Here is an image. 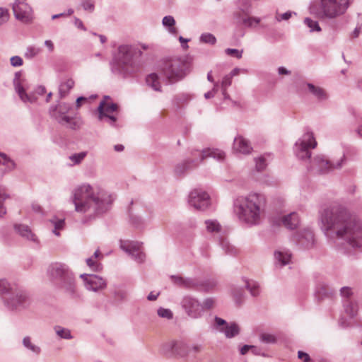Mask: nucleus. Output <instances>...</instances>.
Here are the masks:
<instances>
[{
    "label": "nucleus",
    "instance_id": "f257e3e1",
    "mask_svg": "<svg viewBox=\"0 0 362 362\" xmlns=\"http://www.w3.org/2000/svg\"><path fill=\"white\" fill-rule=\"evenodd\" d=\"M320 228L329 241L339 251H362V222L343 205L334 203L320 216Z\"/></svg>",
    "mask_w": 362,
    "mask_h": 362
},
{
    "label": "nucleus",
    "instance_id": "f03ea898",
    "mask_svg": "<svg viewBox=\"0 0 362 362\" xmlns=\"http://www.w3.org/2000/svg\"><path fill=\"white\" fill-rule=\"evenodd\" d=\"M115 199L114 194L88 183L76 187L70 197V201L74 205L75 211L84 215L82 219L83 223L108 211Z\"/></svg>",
    "mask_w": 362,
    "mask_h": 362
},
{
    "label": "nucleus",
    "instance_id": "7ed1b4c3",
    "mask_svg": "<svg viewBox=\"0 0 362 362\" xmlns=\"http://www.w3.org/2000/svg\"><path fill=\"white\" fill-rule=\"evenodd\" d=\"M267 199L262 192L251 191L236 196L233 200V213L243 224L248 226L259 225L264 218Z\"/></svg>",
    "mask_w": 362,
    "mask_h": 362
},
{
    "label": "nucleus",
    "instance_id": "20e7f679",
    "mask_svg": "<svg viewBox=\"0 0 362 362\" xmlns=\"http://www.w3.org/2000/svg\"><path fill=\"white\" fill-rule=\"evenodd\" d=\"M47 274L56 287L70 298L78 296L76 276L69 267L62 262H54L49 265Z\"/></svg>",
    "mask_w": 362,
    "mask_h": 362
},
{
    "label": "nucleus",
    "instance_id": "39448f33",
    "mask_svg": "<svg viewBox=\"0 0 362 362\" xmlns=\"http://www.w3.org/2000/svg\"><path fill=\"white\" fill-rule=\"evenodd\" d=\"M354 0H313L310 2V13L322 20H332L346 13Z\"/></svg>",
    "mask_w": 362,
    "mask_h": 362
},
{
    "label": "nucleus",
    "instance_id": "423d86ee",
    "mask_svg": "<svg viewBox=\"0 0 362 362\" xmlns=\"http://www.w3.org/2000/svg\"><path fill=\"white\" fill-rule=\"evenodd\" d=\"M134 54L135 49L132 45H119L110 63L112 71L123 76L135 71L138 65L134 57Z\"/></svg>",
    "mask_w": 362,
    "mask_h": 362
},
{
    "label": "nucleus",
    "instance_id": "0eeeda50",
    "mask_svg": "<svg viewBox=\"0 0 362 362\" xmlns=\"http://www.w3.org/2000/svg\"><path fill=\"white\" fill-rule=\"evenodd\" d=\"M72 109L71 104L59 101L49 107V115L58 124L72 130H78L83 126V121L77 114L69 115Z\"/></svg>",
    "mask_w": 362,
    "mask_h": 362
},
{
    "label": "nucleus",
    "instance_id": "6e6552de",
    "mask_svg": "<svg viewBox=\"0 0 362 362\" xmlns=\"http://www.w3.org/2000/svg\"><path fill=\"white\" fill-rule=\"evenodd\" d=\"M0 296L4 305L10 310L23 309L30 304L28 293L16 284L8 282Z\"/></svg>",
    "mask_w": 362,
    "mask_h": 362
},
{
    "label": "nucleus",
    "instance_id": "1a4fd4ad",
    "mask_svg": "<svg viewBox=\"0 0 362 362\" xmlns=\"http://www.w3.org/2000/svg\"><path fill=\"white\" fill-rule=\"evenodd\" d=\"M194 156H198L199 160H187L181 163H179L175 169V173L177 175H183L187 170L196 167L199 162L208 158H212L218 161H222L225 159V153L218 148H205L202 152L196 151Z\"/></svg>",
    "mask_w": 362,
    "mask_h": 362
},
{
    "label": "nucleus",
    "instance_id": "9d476101",
    "mask_svg": "<svg viewBox=\"0 0 362 362\" xmlns=\"http://www.w3.org/2000/svg\"><path fill=\"white\" fill-rule=\"evenodd\" d=\"M185 64L177 58L163 60L159 65V71L168 82L175 83L181 80L185 75Z\"/></svg>",
    "mask_w": 362,
    "mask_h": 362
},
{
    "label": "nucleus",
    "instance_id": "9b49d317",
    "mask_svg": "<svg viewBox=\"0 0 362 362\" xmlns=\"http://www.w3.org/2000/svg\"><path fill=\"white\" fill-rule=\"evenodd\" d=\"M317 145L313 132L307 129L303 135L296 141L293 151L296 156L303 161L310 159V149L315 148Z\"/></svg>",
    "mask_w": 362,
    "mask_h": 362
},
{
    "label": "nucleus",
    "instance_id": "f8f14e48",
    "mask_svg": "<svg viewBox=\"0 0 362 362\" xmlns=\"http://www.w3.org/2000/svg\"><path fill=\"white\" fill-rule=\"evenodd\" d=\"M346 156L344 152L337 160H329L324 155H317L310 161V168L319 173L325 174L334 170H339L346 164Z\"/></svg>",
    "mask_w": 362,
    "mask_h": 362
},
{
    "label": "nucleus",
    "instance_id": "ddd939ff",
    "mask_svg": "<svg viewBox=\"0 0 362 362\" xmlns=\"http://www.w3.org/2000/svg\"><path fill=\"white\" fill-rule=\"evenodd\" d=\"M238 6V10L233 13L234 23L238 26H244L247 28L255 29L260 25L261 18L250 16V4L247 1L243 0Z\"/></svg>",
    "mask_w": 362,
    "mask_h": 362
},
{
    "label": "nucleus",
    "instance_id": "4468645a",
    "mask_svg": "<svg viewBox=\"0 0 362 362\" xmlns=\"http://www.w3.org/2000/svg\"><path fill=\"white\" fill-rule=\"evenodd\" d=\"M13 84L16 93L22 102L24 103L33 104L37 101V98L34 94L28 93L30 88V84L27 79L22 78L21 71H18L15 74Z\"/></svg>",
    "mask_w": 362,
    "mask_h": 362
},
{
    "label": "nucleus",
    "instance_id": "2eb2a0df",
    "mask_svg": "<svg viewBox=\"0 0 362 362\" xmlns=\"http://www.w3.org/2000/svg\"><path fill=\"white\" fill-rule=\"evenodd\" d=\"M119 247L136 263L142 264L145 262L146 256L141 242L120 240Z\"/></svg>",
    "mask_w": 362,
    "mask_h": 362
},
{
    "label": "nucleus",
    "instance_id": "dca6fc26",
    "mask_svg": "<svg viewBox=\"0 0 362 362\" xmlns=\"http://www.w3.org/2000/svg\"><path fill=\"white\" fill-rule=\"evenodd\" d=\"M188 203L195 209L205 211L211 206V199L206 192L195 189L189 193Z\"/></svg>",
    "mask_w": 362,
    "mask_h": 362
},
{
    "label": "nucleus",
    "instance_id": "f3484780",
    "mask_svg": "<svg viewBox=\"0 0 362 362\" xmlns=\"http://www.w3.org/2000/svg\"><path fill=\"white\" fill-rule=\"evenodd\" d=\"M292 241L302 250H310L315 245V236L313 230L310 228H305L296 233Z\"/></svg>",
    "mask_w": 362,
    "mask_h": 362
},
{
    "label": "nucleus",
    "instance_id": "a211bd4d",
    "mask_svg": "<svg viewBox=\"0 0 362 362\" xmlns=\"http://www.w3.org/2000/svg\"><path fill=\"white\" fill-rule=\"evenodd\" d=\"M181 305L186 314L192 319H198L203 315L202 303L192 296H185L181 301Z\"/></svg>",
    "mask_w": 362,
    "mask_h": 362
},
{
    "label": "nucleus",
    "instance_id": "6ab92c4d",
    "mask_svg": "<svg viewBox=\"0 0 362 362\" xmlns=\"http://www.w3.org/2000/svg\"><path fill=\"white\" fill-rule=\"evenodd\" d=\"M80 278L83 280L86 290L93 292H99L107 287V281L103 277L96 274H82Z\"/></svg>",
    "mask_w": 362,
    "mask_h": 362
},
{
    "label": "nucleus",
    "instance_id": "aec40b11",
    "mask_svg": "<svg viewBox=\"0 0 362 362\" xmlns=\"http://www.w3.org/2000/svg\"><path fill=\"white\" fill-rule=\"evenodd\" d=\"M26 0H16L13 5L15 17L24 23L32 21V8L25 2Z\"/></svg>",
    "mask_w": 362,
    "mask_h": 362
},
{
    "label": "nucleus",
    "instance_id": "412c9836",
    "mask_svg": "<svg viewBox=\"0 0 362 362\" xmlns=\"http://www.w3.org/2000/svg\"><path fill=\"white\" fill-rule=\"evenodd\" d=\"M143 211V209L132 207L129 209V222L136 228H144L151 221L150 216H144Z\"/></svg>",
    "mask_w": 362,
    "mask_h": 362
},
{
    "label": "nucleus",
    "instance_id": "4be33fe9",
    "mask_svg": "<svg viewBox=\"0 0 362 362\" xmlns=\"http://www.w3.org/2000/svg\"><path fill=\"white\" fill-rule=\"evenodd\" d=\"M15 231L23 239L39 245L40 242L37 235L32 230L28 225L23 223H16L14 225Z\"/></svg>",
    "mask_w": 362,
    "mask_h": 362
},
{
    "label": "nucleus",
    "instance_id": "5701e85b",
    "mask_svg": "<svg viewBox=\"0 0 362 362\" xmlns=\"http://www.w3.org/2000/svg\"><path fill=\"white\" fill-rule=\"evenodd\" d=\"M306 90L318 101L323 102L329 98V94L323 88L311 83L304 84Z\"/></svg>",
    "mask_w": 362,
    "mask_h": 362
},
{
    "label": "nucleus",
    "instance_id": "b1692460",
    "mask_svg": "<svg viewBox=\"0 0 362 362\" xmlns=\"http://www.w3.org/2000/svg\"><path fill=\"white\" fill-rule=\"evenodd\" d=\"M292 255L285 248H281L274 252V263L276 267H282L289 264L291 262Z\"/></svg>",
    "mask_w": 362,
    "mask_h": 362
},
{
    "label": "nucleus",
    "instance_id": "393cba45",
    "mask_svg": "<svg viewBox=\"0 0 362 362\" xmlns=\"http://www.w3.org/2000/svg\"><path fill=\"white\" fill-rule=\"evenodd\" d=\"M118 109V105L116 103H108L105 100H102L98 107V118L100 122H103V119L107 115H112L111 114Z\"/></svg>",
    "mask_w": 362,
    "mask_h": 362
},
{
    "label": "nucleus",
    "instance_id": "a878e982",
    "mask_svg": "<svg viewBox=\"0 0 362 362\" xmlns=\"http://www.w3.org/2000/svg\"><path fill=\"white\" fill-rule=\"evenodd\" d=\"M103 257L104 255L98 249L91 257L86 259V264L91 271L95 272H100L103 269V264L100 261Z\"/></svg>",
    "mask_w": 362,
    "mask_h": 362
},
{
    "label": "nucleus",
    "instance_id": "bb28decb",
    "mask_svg": "<svg viewBox=\"0 0 362 362\" xmlns=\"http://www.w3.org/2000/svg\"><path fill=\"white\" fill-rule=\"evenodd\" d=\"M47 226L52 233L59 237L60 232L65 228V219L54 216L47 220Z\"/></svg>",
    "mask_w": 362,
    "mask_h": 362
},
{
    "label": "nucleus",
    "instance_id": "cd10ccee",
    "mask_svg": "<svg viewBox=\"0 0 362 362\" xmlns=\"http://www.w3.org/2000/svg\"><path fill=\"white\" fill-rule=\"evenodd\" d=\"M173 283L180 287L185 288H197L198 284L197 281L192 278H183L179 275H173L170 276Z\"/></svg>",
    "mask_w": 362,
    "mask_h": 362
},
{
    "label": "nucleus",
    "instance_id": "c85d7f7f",
    "mask_svg": "<svg viewBox=\"0 0 362 362\" xmlns=\"http://www.w3.org/2000/svg\"><path fill=\"white\" fill-rule=\"evenodd\" d=\"M234 151L243 154H248L252 151V147L250 142L243 136H238L233 141Z\"/></svg>",
    "mask_w": 362,
    "mask_h": 362
},
{
    "label": "nucleus",
    "instance_id": "c756f323",
    "mask_svg": "<svg viewBox=\"0 0 362 362\" xmlns=\"http://www.w3.org/2000/svg\"><path fill=\"white\" fill-rule=\"evenodd\" d=\"M16 168V163L7 154L0 152V171L3 175L13 171Z\"/></svg>",
    "mask_w": 362,
    "mask_h": 362
},
{
    "label": "nucleus",
    "instance_id": "7c9ffc66",
    "mask_svg": "<svg viewBox=\"0 0 362 362\" xmlns=\"http://www.w3.org/2000/svg\"><path fill=\"white\" fill-rule=\"evenodd\" d=\"M74 86L75 81L71 78H66L62 81L59 86V98L60 100L65 98Z\"/></svg>",
    "mask_w": 362,
    "mask_h": 362
},
{
    "label": "nucleus",
    "instance_id": "2f4dec72",
    "mask_svg": "<svg viewBox=\"0 0 362 362\" xmlns=\"http://www.w3.org/2000/svg\"><path fill=\"white\" fill-rule=\"evenodd\" d=\"M300 222L298 214L296 212H291L282 218L283 225L288 229L296 228Z\"/></svg>",
    "mask_w": 362,
    "mask_h": 362
},
{
    "label": "nucleus",
    "instance_id": "473e14b6",
    "mask_svg": "<svg viewBox=\"0 0 362 362\" xmlns=\"http://www.w3.org/2000/svg\"><path fill=\"white\" fill-rule=\"evenodd\" d=\"M219 332H223L226 338H233L239 334L240 327L235 322H230L226 327L219 329Z\"/></svg>",
    "mask_w": 362,
    "mask_h": 362
},
{
    "label": "nucleus",
    "instance_id": "72a5a7b5",
    "mask_svg": "<svg viewBox=\"0 0 362 362\" xmlns=\"http://www.w3.org/2000/svg\"><path fill=\"white\" fill-rule=\"evenodd\" d=\"M22 344L25 349L36 356L40 355L42 352L40 346L33 343L31 337L29 336L23 337Z\"/></svg>",
    "mask_w": 362,
    "mask_h": 362
},
{
    "label": "nucleus",
    "instance_id": "f704fd0d",
    "mask_svg": "<svg viewBox=\"0 0 362 362\" xmlns=\"http://www.w3.org/2000/svg\"><path fill=\"white\" fill-rule=\"evenodd\" d=\"M342 305L344 310L347 315L350 317H354L356 315L358 310V305L356 299L351 300L350 301H344Z\"/></svg>",
    "mask_w": 362,
    "mask_h": 362
},
{
    "label": "nucleus",
    "instance_id": "c9c22d12",
    "mask_svg": "<svg viewBox=\"0 0 362 362\" xmlns=\"http://www.w3.org/2000/svg\"><path fill=\"white\" fill-rule=\"evenodd\" d=\"M175 20L172 16H165L163 18L162 24L163 27L165 28L169 33L173 35H176L178 32L177 28L175 27Z\"/></svg>",
    "mask_w": 362,
    "mask_h": 362
},
{
    "label": "nucleus",
    "instance_id": "e433bc0d",
    "mask_svg": "<svg viewBox=\"0 0 362 362\" xmlns=\"http://www.w3.org/2000/svg\"><path fill=\"white\" fill-rule=\"evenodd\" d=\"M175 355L184 357L188 354V345L182 340H173Z\"/></svg>",
    "mask_w": 362,
    "mask_h": 362
},
{
    "label": "nucleus",
    "instance_id": "4c0bfd02",
    "mask_svg": "<svg viewBox=\"0 0 362 362\" xmlns=\"http://www.w3.org/2000/svg\"><path fill=\"white\" fill-rule=\"evenodd\" d=\"M220 246L226 255L234 256L238 252L237 248L230 244L227 238H221Z\"/></svg>",
    "mask_w": 362,
    "mask_h": 362
},
{
    "label": "nucleus",
    "instance_id": "58836bf2",
    "mask_svg": "<svg viewBox=\"0 0 362 362\" xmlns=\"http://www.w3.org/2000/svg\"><path fill=\"white\" fill-rule=\"evenodd\" d=\"M146 84L156 91H160V83L157 74L153 73L148 75L146 78Z\"/></svg>",
    "mask_w": 362,
    "mask_h": 362
},
{
    "label": "nucleus",
    "instance_id": "ea45409f",
    "mask_svg": "<svg viewBox=\"0 0 362 362\" xmlns=\"http://www.w3.org/2000/svg\"><path fill=\"white\" fill-rule=\"evenodd\" d=\"M5 187L0 185V218H3L6 214V208L4 202L9 198Z\"/></svg>",
    "mask_w": 362,
    "mask_h": 362
},
{
    "label": "nucleus",
    "instance_id": "a19ab883",
    "mask_svg": "<svg viewBox=\"0 0 362 362\" xmlns=\"http://www.w3.org/2000/svg\"><path fill=\"white\" fill-rule=\"evenodd\" d=\"M206 231L210 233H217L221 230V226L216 219H208L204 221Z\"/></svg>",
    "mask_w": 362,
    "mask_h": 362
},
{
    "label": "nucleus",
    "instance_id": "79ce46f5",
    "mask_svg": "<svg viewBox=\"0 0 362 362\" xmlns=\"http://www.w3.org/2000/svg\"><path fill=\"white\" fill-rule=\"evenodd\" d=\"M54 330L56 334L61 339H73V336L71 333V331L65 327H63L59 325H57L54 327Z\"/></svg>",
    "mask_w": 362,
    "mask_h": 362
},
{
    "label": "nucleus",
    "instance_id": "37998d69",
    "mask_svg": "<svg viewBox=\"0 0 362 362\" xmlns=\"http://www.w3.org/2000/svg\"><path fill=\"white\" fill-rule=\"evenodd\" d=\"M174 341L171 340L163 344L160 346V352L165 356H175Z\"/></svg>",
    "mask_w": 362,
    "mask_h": 362
},
{
    "label": "nucleus",
    "instance_id": "c03bdc74",
    "mask_svg": "<svg viewBox=\"0 0 362 362\" xmlns=\"http://www.w3.org/2000/svg\"><path fill=\"white\" fill-rule=\"evenodd\" d=\"M340 296L341 298L342 304L344 301H350L351 300L355 299L354 297V292L352 288L349 286H344L340 289Z\"/></svg>",
    "mask_w": 362,
    "mask_h": 362
},
{
    "label": "nucleus",
    "instance_id": "a18cd8bd",
    "mask_svg": "<svg viewBox=\"0 0 362 362\" xmlns=\"http://www.w3.org/2000/svg\"><path fill=\"white\" fill-rule=\"evenodd\" d=\"M245 287L252 296H257L259 295V285L257 282L252 280H248L246 281Z\"/></svg>",
    "mask_w": 362,
    "mask_h": 362
},
{
    "label": "nucleus",
    "instance_id": "49530a36",
    "mask_svg": "<svg viewBox=\"0 0 362 362\" xmlns=\"http://www.w3.org/2000/svg\"><path fill=\"white\" fill-rule=\"evenodd\" d=\"M87 156L86 151H82L71 155L69 158L71 161L72 165L80 164Z\"/></svg>",
    "mask_w": 362,
    "mask_h": 362
},
{
    "label": "nucleus",
    "instance_id": "de8ad7c7",
    "mask_svg": "<svg viewBox=\"0 0 362 362\" xmlns=\"http://www.w3.org/2000/svg\"><path fill=\"white\" fill-rule=\"evenodd\" d=\"M304 23L310 28V32H320L321 28L317 21L313 20L310 18L304 19Z\"/></svg>",
    "mask_w": 362,
    "mask_h": 362
},
{
    "label": "nucleus",
    "instance_id": "09e8293b",
    "mask_svg": "<svg viewBox=\"0 0 362 362\" xmlns=\"http://www.w3.org/2000/svg\"><path fill=\"white\" fill-rule=\"evenodd\" d=\"M259 341L263 344H275L276 342V337L272 334L262 333L259 335Z\"/></svg>",
    "mask_w": 362,
    "mask_h": 362
},
{
    "label": "nucleus",
    "instance_id": "8fccbe9b",
    "mask_svg": "<svg viewBox=\"0 0 362 362\" xmlns=\"http://www.w3.org/2000/svg\"><path fill=\"white\" fill-rule=\"evenodd\" d=\"M362 34V15L358 16V23L354 30L350 33L349 37L351 39H356Z\"/></svg>",
    "mask_w": 362,
    "mask_h": 362
},
{
    "label": "nucleus",
    "instance_id": "3c124183",
    "mask_svg": "<svg viewBox=\"0 0 362 362\" xmlns=\"http://www.w3.org/2000/svg\"><path fill=\"white\" fill-rule=\"evenodd\" d=\"M41 52V49L35 46H29L25 52V57L28 59H32Z\"/></svg>",
    "mask_w": 362,
    "mask_h": 362
},
{
    "label": "nucleus",
    "instance_id": "603ef678",
    "mask_svg": "<svg viewBox=\"0 0 362 362\" xmlns=\"http://www.w3.org/2000/svg\"><path fill=\"white\" fill-rule=\"evenodd\" d=\"M267 160L265 156H262L255 159V168L257 171L264 170L267 166Z\"/></svg>",
    "mask_w": 362,
    "mask_h": 362
},
{
    "label": "nucleus",
    "instance_id": "864d4df0",
    "mask_svg": "<svg viewBox=\"0 0 362 362\" xmlns=\"http://www.w3.org/2000/svg\"><path fill=\"white\" fill-rule=\"evenodd\" d=\"M157 314L160 317L167 320H170L173 317V312L168 308H159L157 310Z\"/></svg>",
    "mask_w": 362,
    "mask_h": 362
},
{
    "label": "nucleus",
    "instance_id": "5fc2aeb1",
    "mask_svg": "<svg viewBox=\"0 0 362 362\" xmlns=\"http://www.w3.org/2000/svg\"><path fill=\"white\" fill-rule=\"evenodd\" d=\"M200 41L210 45H214L216 42L215 36L211 33H203L200 36Z\"/></svg>",
    "mask_w": 362,
    "mask_h": 362
},
{
    "label": "nucleus",
    "instance_id": "6e6d98bb",
    "mask_svg": "<svg viewBox=\"0 0 362 362\" xmlns=\"http://www.w3.org/2000/svg\"><path fill=\"white\" fill-rule=\"evenodd\" d=\"M216 305V300L214 298H207L204 300L202 303L203 308V313L205 310H209L214 308Z\"/></svg>",
    "mask_w": 362,
    "mask_h": 362
},
{
    "label": "nucleus",
    "instance_id": "4d7b16f0",
    "mask_svg": "<svg viewBox=\"0 0 362 362\" xmlns=\"http://www.w3.org/2000/svg\"><path fill=\"white\" fill-rule=\"evenodd\" d=\"M114 296L117 300H124L127 296V291L120 288H116L114 291Z\"/></svg>",
    "mask_w": 362,
    "mask_h": 362
},
{
    "label": "nucleus",
    "instance_id": "13d9d810",
    "mask_svg": "<svg viewBox=\"0 0 362 362\" xmlns=\"http://www.w3.org/2000/svg\"><path fill=\"white\" fill-rule=\"evenodd\" d=\"M190 100V96L186 93L177 95L174 98V103L179 106L182 103H186Z\"/></svg>",
    "mask_w": 362,
    "mask_h": 362
},
{
    "label": "nucleus",
    "instance_id": "bf43d9fd",
    "mask_svg": "<svg viewBox=\"0 0 362 362\" xmlns=\"http://www.w3.org/2000/svg\"><path fill=\"white\" fill-rule=\"evenodd\" d=\"M259 182L261 184L267 186H274L276 185V180L267 174L263 175Z\"/></svg>",
    "mask_w": 362,
    "mask_h": 362
},
{
    "label": "nucleus",
    "instance_id": "052dcab7",
    "mask_svg": "<svg viewBox=\"0 0 362 362\" xmlns=\"http://www.w3.org/2000/svg\"><path fill=\"white\" fill-rule=\"evenodd\" d=\"M296 13L295 12H292V11H287L282 14L276 13V15L275 16V19L278 22H281L282 21H288L292 17L293 15H296Z\"/></svg>",
    "mask_w": 362,
    "mask_h": 362
},
{
    "label": "nucleus",
    "instance_id": "680f3d73",
    "mask_svg": "<svg viewBox=\"0 0 362 362\" xmlns=\"http://www.w3.org/2000/svg\"><path fill=\"white\" fill-rule=\"evenodd\" d=\"M9 19V13L6 8L0 7V27Z\"/></svg>",
    "mask_w": 362,
    "mask_h": 362
},
{
    "label": "nucleus",
    "instance_id": "e2e57ef3",
    "mask_svg": "<svg viewBox=\"0 0 362 362\" xmlns=\"http://www.w3.org/2000/svg\"><path fill=\"white\" fill-rule=\"evenodd\" d=\"M81 6L85 11L93 12L95 8L94 1L93 0H82Z\"/></svg>",
    "mask_w": 362,
    "mask_h": 362
},
{
    "label": "nucleus",
    "instance_id": "0e129e2a",
    "mask_svg": "<svg viewBox=\"0 0 362 362\" xmlns=\"http://www.w3.org/2000/svg\"><path fill=\"white\" fill-rule=\"evenodd\" d=\"M328 294V290L326 286L320 285L317 288L315 291V295L318 298H322L323 296H325Z\"/></svg>",
    "mask_w": 362,
    "mask_h": 362
},
{
    "label": "nucleus",
    "instance_id": "69168bd1",
    "mask_svg": "<svg viewBox=\"0 0 362 362\" xmlns=\"http://www.w3.org/2000/svg\"><path fill=\"white\" fill-rule=\"evenodd\" d=\"M104 122H107L109 125L115 128H119V126L117 124V117L113 115H107L105 117Z\"/></svg>",
    "mask_w": 362,
    "mask_h": 362
},
{
    "label": "nucleus",
    "instance_id": "338daca9",
    "mask_svg": "<svg viewBox=\"0 0 362 362\" xmlns=\"http://www.w3.org/2000/svg\"><path fill=\"white\" fill-rule=\"evenodd\" d=\"M204 349V346L201 344H194L190 346H188V354L191 353L198 354L200 353Z\"/></svg>",
    "mask_w": 362,
    "mask_h": 362
},
{
    "label": "nucleus",
    "instance_id": "774afa93",
    "mask_svg": "<svg viewBox=\"0 0 362 362\" xmlns=\"http://www.w3.org/2000/svg\"><path fill=\"white\" fill-rule=\"evenodd\" d=\"M232 83V78L231 76L229 74L226 75L221 83V89H227L228 87H229Z\"/></svg>",
    "mask_w": 362,
    "mask_h": 362
}]
</instances>
